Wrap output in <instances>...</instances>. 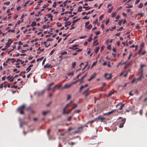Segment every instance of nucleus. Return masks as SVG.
Listing matches in <instances>:
<instances>
[{
  "mask_svg": "<svg viewBox=\"0 0 147 147\" xmlns=\"http://www.w3.org/2000/svg\"><path fill=\"white\" fill-rule=\"evenodd\" d=\"M31 69L30 68H29L28 67H27L26 69V70L28 71L27 72H28Z\"/></svg>",
  "mask_w": 147,
  "mask_h": 147,
  "instance_id": "nucleus-62",
  "label": "nucleus"
},
{
  "mask_svg": "<svg viewBox=\"0 0 147 147\" xmlns=\"http://www.w3.org/2000/svg\"><path fill=\"white\" fill-rule=\"evenodd\" d=\"M71 96L70 95H68L67 96V100H68L70 98Z\"/></svg>",
  "mask_w": 147,
  "mask_h": 147,
  "instance_id": "nucleus-47",
  "label": "nucleus"
},
{
  "mask_svg": "<svg viewBox=\"0 0 147 147\" xmlns=\"http://www.w3.org/2000/svg\"><path fill=\"white\" fill-rule=\"evenodd\" d=\"M47 16L48 18H53V16H52V15L51 13H49V14H48L47 15Z\"/></svg>",
  "mask_w": 147,
  "mask_h": 147,
  "instance_id": "nucleus-32",
  "label": "nucleus"
},
{
  "mask_svg": "<svg viewBox=\"0 0 147 147\" xmlns=\"http://www.w3.org/2000/svg\"><path fill=\"white\" fill-rule=\"evenodd\" d=\"M67 53V52L66 51H65L63 52H62L61 53V55H63L64 54H66Z\"/></svg>",
  "mask_w": 147,
  "mask_h": 147,
  "instance_id": "nucleus-35",
  "label": "nucleus"
},
{
  "mask_svg": "<svg viewBox=\"0 0 147 147\" xmlns=\"http://www.w3.org/2000/svg\"><path fill=\"white\" fill-rule=\"evenodd\" d=\"M76 63L75 62L73 63H72V67L73 68H74L76 66Z\"/></svg>",
  "mask_w": 147,
  "mask_h": 147,
  "instance_id": "nucleus-34",
  "label": "nucleus"
},
{
  "mask_svg": "<svg viewBox=\"0 0 147 147\" xmlns=\"http://www.w3.org/2000/svg\"><path fill=\"white\" fill-rule=\"evenodd\" d=\"M41 13V11L38 12L37 14L35 15V16H39L40 15V14Z\"/></svg>",
  "mask_w": 147,
  "mask_h": 147,
  "instance_id": "nucleus-63",
  "label": "nucleus"
},
{
  "mask_svg": "<svg viewBox=\"0 0 147 147\" xmlns=\"http://www.w3.org/2000/svg\"><path fill=\"white\" fill-rule=\"evenodd\" d=\"M112 17H114L116 15V12H113L112 13Z\"/></svg>",
  "mask_w": 147,
  "mask_h": 147,
  "instance_id": "nucleus-30",
  "label": "nucleus"
},
{
  "mask_svg": "<svg viewBox=\"0 0 147 147\" xmlns=\"http://www.w3.org/2000/svg\"><path fill=\"white\" fill-rule=\"evenodd\" d=\"M71 24V22H70V21H68L67 22H65V27H66L67 26H69V25H70Z\"/></svg>",
  "mask_w": 147,
  "mask_h": 147,
  "instance_id": "nucleus-16",
  "label": "nucleus"
},
{
  "mask_svg": "<svg viewBox=\"0 0 147 147\" xmlns=\"http://www.w3.org/2000/svg\"><path fill=\"white\" fill-rule=\"evenodd\" d=\"M142 79V76H140L138 79L137 80L138 81H140L141 80V79Z\"/></svg>",
  "mask_w": 147,
  "mask_h": 147,
  "instance_id": "nucleus-57",
  "label": "nucleus"
},
{
  "mask_svg": "<svg viewBox=\"0 0 147 147\" xmlns=\"http://www.w3.org/2000/svg\"><path fill=\"white\" fill-rule=\"evenodd\" d=\"M86 126V125H84V126H82L79 127L78 129L76 131L75 133H78L81 132L83 130V128Z\"/></svg>",
  "mask_w": 147,
  "mask_h": 147,
  "instance_id": "nucleus-4",
  "label": "nucleus"
},
{
  "mask_svg": "<svg viewBox=\"0 0 147 147\" xmlns=\"http://www.w3.org/2000/svg\"><path fill=\"white\" fill-rule=\"evenodd\" d=\"M119 119H122V120H121V123H120L119 125V127L122 128L123 127V125L125 124V123L126 119L125 118L123 119L122 117H120L119 118Z\"/></svg>",
  "mask_w": 147,
  "mask_h": 147,
  "instance_id": "nucleus-1",
  "label": "nucleus"
},
{
  "mask_svg": "<svg viewBox=\"0 0 147 147\" xmlns=\"http://www.w3.org/2000/svg\"><path fill=\"white\" fill-rule=\"evenodd\" d=\"M88 61H87L86 62V65L82 69V70H84L86 67L88 65Z\"/></svg>",
  "mask_w": 147,
  "mask_h": 147,
  "instance_id": "nucleus-56",
  "label": "nucleus"
},
{
  "mask_svg": "<svg viewBox=\"0 0 147 147\" xmlns=\"http://www.w3.org/2000/svg\"><path fill=\"white\" fill-rule=\"evenodd\" d=\"M53 40V39L52 38H48L47 40L46 41L47 42H48L49 41H52Z\"/></svg>",
  "mask_w": 147,
  "mask_h": 147,
  "instance_id": "nucleus-37",
  "label": "nucleus"
},
{
  "mask_svg": "<svg viewBox=\"0 0 147 147\" xmlns=\"http://www.w3.org/2000/svg\"><path fill=\"white\" fill-rule=\"evenodd\" d=\"M79 46V45L78 44L74 45H73L72 47H70L69 49H72L73 50H76L78 49V48H75Z\"/></svg>",
  "mask_w": 147,
  "mask_h": 147,
  "instance_id": "nucleus-10",
  "label": "nucleus"
},
{
  "mask_svg": "<svg viewBox=\"0 0 147 147\" xmlns=\"http://www.w3.org/2000/svg\"><path fill=\"white\" fill-rule=\"evenodd\" d=\"M72 84V83L69 84H66L62 88V89H66L69 88L71 86Z\"/></svg>",
  "mask_w": 147,
  "mask_h": 147,
  "instance_id": "nucleus-12",
  "label": "nucleus"
},
{
  "mask_svg": "<svg viewBox=\"0 0 147 147\" xmlns=\"http://www.w3.org/2000/svg\"><path fill=\"white\" fill-rule=\"evenodd\" d=\"M113 9V7H112L111 8L109 9L108 11V12H109V13H111V11H112Z\"/></svg>",
  "mask_w": 147,
  "mask_h": 147,
  "instance_id": "nucleus-31",
  "label": "nucleus"
},
{
  "mask_svg": "<svg viewBox=\"0 0 147 147\" xmlns=\"http://www.w3.org/2000/svg\"><path fill=\"white\" fill-rule=\"evenodd\" d=\"M14 77H13L12 76V77H10V78H9V81L10 82H12L14 80Z\"/></svg>",
  "mask_w": 147,
  "mask_h": 147,
  "instance_id": "nucleus-23",
  "label": "nucleus"
},
{
  "mask_svg": "<svg viewBox=\"0 0 147 147\" xmlns=\"http://www.w3.org/2000/svg\"><path fill=\"white\" fill-rule=\"evenodd\" d=\"M55 51V50L54 49L50 53L49 55H52L53 53Z\"/></svg>",
  "mask_w": 147,
  "mask_h": 147,
  "instance_id": "nucleus-54",
  "label": "nucleus"
},
{
  "mask_svg": "<svg viewBox=\"0 0 147 147\" xmlns=\"http://www.w3.org/2000/svg\"><path fill=\"white\" fill-rule=\"evenodd\" d=\"M97 41V40H94L93 42V45L96 46L98 45L99 43Z\"/></svg>",
  "mask_w": 147,
  "mask_h": 147,
  "instance_id": "nucleus-15",
  "label": "nucleus"
},
{
  "mask_svg": "<svg viewBox=\"0 0 147 147\" xmlns=\"http://www.w3.org/2000/svg\"><path fill=\"white\" fill-rule=\"evenodd\" d=\"M67 107H65L63 109V113H62V114H65V113H65V111H66V108H67Z\"/></svg>",
  "mask_w": 147,
  "mask_h": 147,
  "instance_id": "nucleus-19",
  "label": "nucleus"
},
{
  "mask_svg": "<svg viewBox=\"0 0 147 147\" xmlns=\"http://www.w3.org/2000/svg\"><path fill=\"white\" fill-rule=\"evenodd\" d=\"M110 21L109 19H107L106 21L105 24L106 25H107L109 22Z\"/></svg>",
  "mask_w": 147,
  "mask_h": 147,
  "instance_id": "nucleus-51",
  "label": "nucleus"
},
{
  "mask_svg": "<svg viewBox=\"0 0 147 147\" xmlns=\"http://www.w3.org/2000/svg\"><path fill=\"white\" fill-rule=\"evenodd\" d=\"M77 105H76V104H74V107L71 109L69 110L67 112H66V114H69L73 109H74L75 108H76L77 107Z\"/></svg>",
  "mask_w": 147,
  "mask_h": 147,
  "instance_id": "nucleus-9",
  "label": "nucleus"
},
{
  "mask_svg": "<svg viewBox=\"0 0 147 147\" xmlns=\"http://www.w3.org/2000/svg\"><path fill=\"white\" fill-rule=\"evenodd\" d=\"M119 105H120V107L119 109L120 110H121L124 107L125 105V104H123L121 102L119 103L116 106V107L117 108Z\"/></svg>",
  "mask_w": 147,
  "mask_h": 147,
  "instance_id": "nucleus-6",
  "label": "nucleus"
},
{
  "mask_svg": "<svg viewBox=\"0 0 147 147\" xmlns=\"http://www.w3.org/2000/svg\"><path fill=\"white\" fill-rule=\"evenodd\" d=\"M84 88V86H81V87H80V89H79V92H81L82 90L83 89V88Z\"/></svg>",
  "mask_w": 147,
  "mask_h": 147,
  "instance_id": "nucleus-33",
  "label": "nucleus"
},
{
  "mask_svg": "<svg viewBox=\"0 0 147 147\" xmlns=\"http://www.w3.org/2000/svg\"><path fill=\"white\" fill-rule=\"evenodd\" d=\"M25 106L24 105H22V106L20 107L18 109V110L19 111L21 114H24V109L25 108Z\"/></svg>",
  "mask_w": 147,
  "mask_h": 147,
  "instance_id": "nucleus-2",
  "label": "nucleus"
},
{
  "mask_svg": "<svg viewBox=\"0 0 147 147\" xmlns=\"http://www.w3.org/2000/svg\"><path fill=\"white\" fill-rule=\"evenodd\" d=\"M56 5H57L56 2L55 1L54 3L53 4L52 6V7H53L55 8L56 7Z\"/></svg>",
  "mask_w": 147,
  "mask_h": 147,
  "instance_id": "nucleus-40",
  "label": "nucleus"
},
{
  "mask_svg": "<svg viewBox=\"0 0 147 147\" xmlns=\"http://www.w3.org/2000/svg\"><path fill=\"white\" fill-rule=\"evenodd\" d=\"M76 22H76V20H73L72 21L73 24L71 25V26H73L74 25V24L76 23Z\"/></svg>",
  "mask_w": 147,
  "mask_h": 147,
  "instance_id": "nucleus-46",
  "label": "nucleus"
},
{
  "mask_svg": "<svg viewBox=\"0 0 147 147\" xmlns=\"http://www.w3.org/2000/svg\"><path fill=\"white\" fill-rule=\"evenodd\" d=\"M118 110H112L111 111L105 114L104 115H109L114 112H115L116 111L118 112Z\"/></svg>",
  "mask_w": 147,
  "mask_h": 147,
  "instance_id": "nucleus-8",
  "label": "nucleus"
},
{
  "mask_svg": "<svg viewBox=\"0 0 147 147\" xmlns=\"http://www.w3.org/2000/svg\"><path fill=\"white\" fill-rule=\"evenodd\" d=\"M15 30H11V29H10V30H9L8 31V32H15Z\"/></svg>",
  "mask_w": 147,
  "mask_h": 147,
  "instance_id": "nucleus-41",
  "label": "nucleus"
},
{
  "mask_svg": "<svg viewBox=\"0 0 147 147\" xmlns=\"http://www.w3.org/2000/svg\"><path fill=\"white\" fill-rule=\"evenodd\" d=\"M104 17V15H101L100 16L99 18V19L100 20H102L103 18Z\"/></svg>",
  "mask_w": 147,
  "mask_h": 147,
  "instance_id": "nucleus-44",
  "label": "nucleus"
},
{
  "mask_svg": "<svg viewBox=\"0 0 147 147\" xmlns=\"http://www.w3.org/2000/svg\"><path fill=\"white\" fill-rule=\"evenodd\" d=\"M50 112V111H43L42 113L44 115H45L49 113Z\"/></svg>",
  "mask_w": 147,
  "mask_h": 147,
  "instance_id": "nucleus-18",
  "label": "nucleus"
},
{
  "mask_svg": "<svg viewBox=\"0 0 147 147\" xmlns=\"http://www.w3.org/2000/svg\"><path fill=\"white\" fill-rule=\"evenodd\" d=\"M12 60H13V61H12V63H14L16 61V60L14 58H12V59L8 58V59H7V60L6 61V63H8L9 61Z\"/></svg>",
  "mask_w": 147,
  "mask_h": 147,
  "instance_id": "nucleus-13",
  "label": "nucleus"
},
{
  "mask_svg": "<svg viewBox=\"0 0 147 147\" xmlns=\"http://www.w3.org/2000/svg\"><path fill=\"white\" fill-rule=\"evenodd\" d=\"M10 44H11V43H9V42H7L6 43V46L5 47L6 48H8L10 46Z\"/></svg>",
  "mask_w": 147,
  "mask_h": 147,
  "instance_id": "nucleus-21",
  "label": "nucleus"
},
{
  "mask_svg": "<svg viewBox=\"0 0 147 147\" xmlns=\"http://www.w3.org/2000/svg\"><path fill=\"white\" fill-rule=\"evenodd\" d=\"M125 70H124L123 71H122L120 74V76H122L123 74H124V73H125Z\"/></svg>",
  "mask_w": 147,
  "mask_h": 147,
  "instance_id": "nucleus-64",
  "label": "nucleus"
},
{
  "mask_svg": "<svg viewBox=\"0 0 147 147\" xmlns=\"http://www.w3.org/2000/svg\"><path fill=\"white\" fill-rule=\"evenodd\" d=\"M128 6H126V7L127 8H132L133 7L132 5H130V6H129V5H128L127 4H126Z\"/></svg>",
  "mask_w": 147,
  "mask_h": 147,
  "instance_id": "nucleus-53",
  "label": "nucleus"
},
{
  "mask_svg": "<svg viewBox=\"0 0 147 147\" xmlns=\"http://www.w3.org/2000/svg\"><path fill=\"white\" fill-rule=\"evenodd\" d=\"M36 22L34 21V22H32L31 24V26L32 27H33L34 26H35L36 25Z\"/></svg>",
  "mask_w": 147,
  "mask_h": 147,
  "instance_id": "nucleus-20",
  "label": "nucleus"
},
{
  "mask_svg": "<svg viewBox=\"0 0 147 147\" xmlns=\"http://www.w3.org/2000/svg\"><path fill=\"white\" fill-rule=\"evenodd\" d=\"M87 37L86 36H82L80 37L79 38V39H82L83 38H85Z\"/></svg>",
  "mask_w": 147,
  "mask_h": 147,
  "instance_id": "nucleus-48",
  "label": "nucleus"
},
{
  "mask_svg": "<svg viewBox=\"0 0 147 147\" xmlns=\"http://www.w3.org/2000/svg\"><path fill=\"white\" fill-rule=\"evenodd\" d=\"M116 28V26H114V27H112V28L110 30L111 31H113L114 29H115Z\"/></svg>",
  "mask_w": 147,
  "mask_h": 147,
  "instance_id": "nucleus-55",
  "label": "nucleus"
},
{
  "mask_svg": "<svg viewBox=\"0 0 147 147\" xmlns=\"http://www.w3.org/2000/svg\"><path fill=\"white\" fill-rule=\"evenodd\" d=\"M92 27V24H90L86 28L87 29L90 30Z\"/></svg>",
  "mask_w": 147,
  "mask_h": 147,
  "instance_id": "nucleus-22",
  "label": "nucleus"
},
{
  "mask_svg": "<svg viewBox=\"0 0 147 147\" xmlns=\"http://www.w3.org/2000/svg\"><path fill=\"white\" fill-rule=\"evenodd\" d=\"M96 120V119H95V120H92V121H89V122H87L86 123V124H88V123H92L93 122H94V121H95V120Z\"/></svg>",
  "mask_w": 147,
  "mask_h": 147,
  "instance_id": "nucleus-43",
  "label": "nucleus"
},
{
  "mask_svg": "<svg viewBox=\"0 0 147 147\" xmlns=\"http://www.w3.org/2000/svg\"><path fill=\"white\" fill-rule=\"evenodd\" d=\"M72 116H70L68 117L67 119V121H70L71 119H72Z\"/></svg>",
  "mask_w": 147,
  "mask_h": 147,
  "instance_id": "nucleus-45",
  "label": "nucleus"
},
{
  "mask_svg": "<svg viewBox=\"0 0 147 147\" xmlns=\"http://www.w3.org/2000/svg\"><path fill=\"white\" fill-rule=\"evenodd\" d=\"M89 18V17L88 18L87 16H85L83 17V19L84 20L88 19Z\"/></svg>",
  "mask_w": 147,
  "mask_h": 147,
  "instance_id": "nucleus-61",
  "label": "nucleus"
},
{
  "mask_svg": "<svg viewBox=\"0 0 147 147\" xmlns=\"http://www.w3.org/2000/svg\"><path fill=\"white\" fill-rule=\"evenodd\" d=\"M132 55V54L131 53H130L128 57V60H129L131 58V56Z\"/></svg>",
  "mask_w": 147,
  "mask_h": 147,
  "instance_id": "nucleus-50",
  "label": "nucleus"
},
{
  "mask_svg": "<svg viewBox=\"0 0 147 147\" xmlns=\"http://www.w3.org/2000/svg\"><path fill=\"white\" fill-rule=\"evenodd\" d=\"M82 7L81 6H80L78 7V12H80L82 11Z\"/></svg>",
  "mask_w": 147,
  "mask_h": 147,
  "instance_id": "nucleus-24",
  "label": "nucleus"
},
{
  "mask_svg": "<svg viewBox=\"0 0 147 147\" xmlns=\"http://www.w3.org/2000/svg\"><path fill=\"white\" fill-rule=\"evenodd\" d=\"M96 75V73H94L93 74L91 75L90 77L92 79L95 77Z\"/></svg>",
  "mask_w": 147,
  "mask_h": 147,
  "instance_id": "nucleus-27",
  "label": "nucleus"
},
{
  "mask_svg": "<svg viewBox=\"0 0 147 147\" xmlns=\"http://www.w3.org/2000/svg\"><path fill=\"white\" fill-rule=\"evenodd\" d=\"M105 118L103 116L100 115L98 117H97L96 119H98L101 122H103L105 119Z\"/></svg>",
  "mask_w": 147,
  "mask_h": 147,
  "instance_id": "nucleus-7",
  "label": "nucleus"
},
{
  "mask_svg": "<svg viewBox=\"0 0 147 147\" xmlns=\"http://www.w3.org/2000/svg\"><path fill=\"white\" fill-rule=\"evenodd\" d=\"M65 14H66L67 13H69V14H71L72 13V11H65Z\"/></svg>",
  "mask_w": 147,
  "mask_h": 147,
  "instance_id": "nucleus-52",
  "label": "nucleus"
},
{
  "mask_svg": "<svg viewBox=\"0 0 147 147\" xmlns=\"http://www.w3.org/2000/svg\"><path fill=\"white\" fill-rule=\"evenodd\" d=\"M107 49L109 50H111V45H108L107 47Z\"/></svg>",
  "mask_w": 147,
  "mask_h": 147,
  "instance_id": "nucleus-42",
  "label": "nucleus"
},
{
  "mask_svg": "<svg viewBox=\"0 0 147 147\" xmlns=\"http://www.w3.org/2000/svg\"><path fill=\"white\" fill-rule=\"evenodd\" d=\"M123 29V28L122 27H121L120 28H119L118 30V31H121Z\"/></svg>",
  "mask_w": 147,
  "mask_h": 147,
  "instance_id": "nucleus-58",
  "label": "nucleus"
},
{
  "mask_svg": "<svg viewBox=\"0 0 147 147\" xmlns=\"http://www.w3.org/2000/svg\"><path fill=\"white\" fill-rule=\"evenodd\" d=\"M99 49V47H98L95 50V53H97Z\"/></svg>",
  "mask_w": 147,
  "mask_h": 147,
  "instance_id": "nucleus-28",
  "label": "nucleus"
},
{
  "mask_svg": "<svg viewBox=\"0 0 147 147\" xmlns=\"http://www.w3.org/2000/svg\"><path fill=\"white\" fill-rule=\"evenodd\" d=\"M43 57H41V58L38 59H37L36 61H38L39 60L40 61L42 60L43 59Z\"/></svg>",
  "mask_w": 147,
  "mask_h": 147,
  "instance_id": "nucleus-59",
  "label": "nucleus"
},
{
  "mask_svg": "<svg viewBox=\"0 0 147 147\" xmlns=\"http://www.w3.org/2000/svg\"><path fill=\"white\" fill-rule=\"evenodd\" d=\"M45 90H43L41 91L36 92L35 93V94L38 96H40L43 94L45 92Z\"/></svg>",
  "mask_w": 147,
  "mask_h": 147,
  "instance_id": "nucleus-5",
  "label": "nucleus"
},
{
  "mask_svg": "<svg viewBox=\"0 0 147 147\" xmlns=\"http://www.w3.org/2000/svg\"><path fill=\"white\" fill-rule=\"evenodd\" d=\"M67 75L68 76H70L71 75L73 76L74 75V73H73V71H72L71 72L68 73L67 74Z\"/></svg>",
  "mask_w": 147,
  "mask_h": 147,
  "instance_id": "nucleus-25",
  "label": "nucleus"
},
{
  "mask_svg": "<svg viewBox=\"0 0 147 147\" xmlns=\"http://www.w3.org/2000/svg\"><path fill=\"white\" fill-rule=\"evenodd\" d=\"M123 21V20H121L118 22V24L120 26H121Z\"/></svg>",
  "mask_w": 147,
  "mask_h": 147,
  "instance_id": "nucleus-26",
  "label": "nucleus"
},
{
  "mask_svg": "<svg viewBox=\"0 0 147 147\" xmlns=\"http://www.w3.org/2000/svg\"><path fill=\"white\" fill-rule=\"evenodd\" d=\"M140 67L139 69L142 75L143 74V71L142 68L143 67H146V65H145L140 64Z\"/></svg>",
  "mask_w": 147,
  "mask_h": 147,
  "instance_id": "nucleus-11",
  "label": "nucleus"
},
{
  "mask_svg": "<svg viewBox=\"0 0 147 147\" xmlns=\"http://www.w3.org/2000/svg\"><path fill=\"white\" fill-rule=\"evenodd\" d=\"M87 74H86L85 75H84L83 77H82L81 78V79H80V83H82L83 82V81H82V80H83V79L87 75Z\"/></svg>",
  "mask_w": 147,
  "mask_h": 147,
  "instance_id": "nucleus-17",
  "label": "nucleus"
},
{
  "mask_svg": "<svg viewBox=\"0 0 147 147\" xmlns=\"http://www.w3.org/2000/svg\"><path fill=\"white\" fill-rule=\"evenodd\" d=\"M89 88H88L82 93V94L84 95L85 97H86L90 94Z\"/></svg>",
  "mask_w": 147,
  "mask_h": 147,
  "instance_id": "nucleus-3",
  "label": "nucleus"
},
{
  "mask_svg": "<svg viewBox=\"0 0 147 147\" xmlns=\"http://www.w3.org/2000/svg\"><path fill=\"white\" fill-rule=\"evenodd\" d=\"M55 87H56V88L58 90H59L60 89H61L62 87V85L57 84L55 86Z\"/></svg>",
  "mask_w": 147,
  "mask_h": 147,
  "instance_id": "nucleus-14",
  "label": "nucleus"
},
{
  "mask_svg": "<svg viewBox=\"0 0 147 147\" xmlns=\"http://www.w3.org/2000/svg\"><path fill=\"white\" fill-rule=\"evenodd\" d=\"M143 6V4L142 3H140L138 6V7L140 8H141Z\"/></svg>",
  "mask_w": 147,
  "mask_h": 147,
  "instance_id": "nucleus-39",
  "label": "nucleus"
},
{
  "mask_svg": "<svg viewBox=\"0 0 147 147\" xmlns=\"http://www.w3.org/2000/svg\"><path fill=\"white\" fill-rule=\"evenodd\" d=\"M95 33L96 35H97L100 34V32L99 31H96L95 32Z\"/></svg>",
  "mask_w": 147,
  "mask_h": 147,
  "instance_id": "nucleus-49",
  "label": "nucleus"
},
{
  "mask_svg": "<svg viewBox=\"0 0 147 147\" xmlns=\"http://www.w3.org/2000/svg\"><path fill=\"white\" fill-rule=\"evenodd\" d=\"M84 72H82V73H80L76 77V78L77 79L79 78V77L82 74H83Z\"/></svg>",
  "mask_w": 147,
  "mask_h": 147,
  "instance_id": "nucleus-60",
  "label": "nucleus"
},
{
  "mask_svg": "<svg viewBox=\"0 0 147 147\" xmlns=\"http://www.w3.org/2000/svg\"><path fill=\"white\" fill-rule=\"evenodd\" d=\"M50 66H51V65H49V64H47L46 65H45L44 66V67L45 68H49V67H50Z\"/></svg>",
  "mask_w": 147,
  "mask_h": 147,
  "instance_id": "nucleus-29",
  "label": "nucleus"
},
{
  "mask_svg": "<svg viewBox=\"0 0 147 147\" xmlns=\"http://www.w3.org/2000/svg\"><path fill=\"white\" fill-rule=\"evenodd\" d=\"M89 7L88 6V7H85V6H83V8L84 9H86V10H89L90 9V8H88Z\"/></svg>",
  "mask_w": 147,
  "mask_h": 147,
  "instance_id": "nucleus-38",
  "label": "nucleus"
},
{
  "mask_svg": "<svg viewBox=\"0 0 147 147\" xmlns=\"http://www.w3.org/2000/svg\"><path fill=\"white\" fill-rule=\"evenodd\" d=\"M142 48H140V49L138 51V54H140L141 52H142Z\"/></svg>",
  "mask_w": 147,
  "mask_h": 147,
  "instance_id": "nucleus-36",
  "label": "nucleus"
}]
</instances>
